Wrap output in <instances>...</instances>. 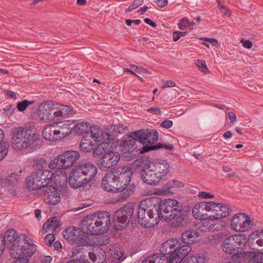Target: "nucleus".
Segmentation results:
<instances>
[{"label":"nucleus","instance_id":"nucleus-1","mask_svg":"<svg viewBox=\"0 0 263 263\" xmlns=\"http://www.w3.org/2000/svg\"><path fill=\"white\" fill-rule=\"evenodd\" d=\"M160 204L158 197L147 198L140 202L138 209V220L141 226L152 228L158 223Z\"/></svg>","mask_w":263,"mask_h":263},{"label":"nucleus","instance_id":"nucleus-2","mask_svg":"<svg viewBox=\"0 0 263 263\" xmlns=\"http://www.w3.org/2000/svg\"><path fill=\"white\" fill-rule=\"evenodd\" d=\"M11 145L15 149L28 147L33 148L40 144V136L35 130L29 128L17 127L11 129Z\"/></svg>","mask_w":263,"mask_h":263},{"label":"nucleus","instance_id":"nucleus-3","mask_svg":"<svg viewBox=\"0 0 263 263\" xmlns=\"http://www.w3.org/2000/svg\"><path fill=\"white\" fill-rule=\"evenodd\" d=\"M97 174V168L94 164L90 162H81L70 173L69 185L74 189L81 187L92 180Z\"/></svg>","mask_w":263,"mask_h":263},{"label":"nucleus","instance_id":"nucleus-4","mask_svg":"<svg viewBox=\"0 0 263 263\" xmlns=\"http://www.w3.org/2000/svg\"><path fill=\"white\" fill-rule=\"evenodd\" d=\"M3 240L6 246V251H8L12 257L18 256L21 249L25 247L28 244L33 243L29 241L28 236L23 234L20 235L14 229L8 230L5 233Z\"/></svg>","mask_w":263,"mask_h":263},{"label":"nucleus","instance_id":"nucleus-5","mask_svg":"<svg viewBox=\"0 0 263 263\" xmlns=\"http://www.w3.org/2000/svg\"><path fill=\"white\" fill-rule=\"evenodd\" d=\"M121 170L118 168L117 171L107 174L104 176L102 182L104 190L114 192L116 189H119V185H123L122 180L125 182L124 184L130 181V171L128 168H122Z\"/></svg>","mask_w":263,"mask_h":263},{"label":"nucleus","instance_id":"nucleus-6","mask_svg":"<svg viewBox=\"0 0 263 263\" xmlns=\"http://www.w3.org/2000/svg\"><path fill=\"white\" fill-rule=\"evenodd\" d=\"M134 164L141 167V177L145 183L156 185L161 181L156 172L152 168L147 157H140L135 161Z\"/></svg>","mask_w":263,"mask_h":263},{"label":"nucleus","instance_id":"nucleus-7","mask_svg":"<svg viewBox=\"0 0 263 263\" xmlns=\"http://www.w3.org/2000/svg\"><path fill=\"white\" fill-rule=\"evenodd\" d=\"M80 154L75 151H67L59 155L49 164L50 169H67L79 159Z\"/></svg>","mask_w":263,"mask_h":263},{"label":"nucleus","instance_id":"nucleus-8","mask_svg":"<svg viewBox=\"0 0 263 263\" xmlns=\"http://www.w3.org/2000/svg\"><path fill=\"white\" fill-rule=\"evenodd\" d=\"M50 171L34 172L26 179V187L29 190H38L39 193L51 179Z\"/></svg>","mask_w":263,"mask_h":263},{"label":"nucleus","instance_id":"nucleus-9","mask_svg":"<svg viewBox=\"0 0 263 263\" xmlns=\"http://www.w3.org/2000/svg\"><path fill=\"white\" fill-rule=\"evenodd\" d=\"M182 209V206L177 200L171 198L165 199L159 204V218L161 220L170 221L172 219V216Z\"/></svg>","mask_w":263,"mask_h":263},{"label":"nucleus","instance_id":"nucleus-10","mask_svg":"<svg viewBox=\"0 0 263 263\" xmlns=\"http://www.w3.org/2000/svg\"><path fill=\"white\" fill-rule=\"evenodd\" d=\"M253 225V221L245 213H237L234 215L231 222V228L238 232L249 231Z\"/></svg>","mask_w":263,"mask_h":263},{"label":"nucleus","instance_id":"nucleus-11","mask_svg":"<svg viewBox=\"0 0 263 263\" xmlns=\"http://www.w3.org/2000/svg\"><path fill=\"white\" fill-rule=\"evenodd\" d=\"M63 236L65 239L77 245H85L87 237L83 230L74 227H69L64 230Z\"/></svg>","mask_w":263,"mask_h":263},{"label":"nucleus","instance_id":"nucleus-12","mask_svg":"<svg viewBox=\"0 0 263 263\" xmlns=\"http://www.w3.org/2000/svg\"><path fill=\"white\" fill-rule=\"evenodd\" d=\"M184 247L189 248V250L186 252V256L191 250V247L189 245H183L181 246L180 242L177 238H173L166 241L162 245V251L165 254L171 256L174 255V257H179L181 255V253L184 251L183 249Z\"/></svg>","mask_w":263,"mask_h":263},{"label":"nucleus","instance_id":"nucleus-13","mask_svg":"<svg viewBox=\"0 0 263 263\" xmlns=\"http://www.w3.org/2000/svg\"><path fill=\"white\" fill-rule=\"evenodd\" d=\"M94 214L86 216L82 221V229L85 234L96 235L103 234Z\"/></svg>","mask_w":263,"mask_h":263},{"label":"nucleus","instance_id":"nucleus-14","mask_svg":"<svg viewBox=\"0 0 263 263\" xmlns=\"http://www.w3.org/2000/svg\"><path fill=\"white\" fill-rule=\"evenodd\" d=\"M120 159L118 152L110 151L103 155L98 163V167L102 170L107 171L115 166Z\"/></svg>","mask_w":263,"mask_h":263},{"label":"nucleus","instance_id":"nucleus-15","mask_svg":"<svg viewBox=\"0 0 263 263\" xmlns=\"http://www.w3.org/2000/svg\"><path fill=\"white\" fill-rule=\"evenodd\" d=\"M132 134L135 138H137L139 142L143 145L155 143L158 139V133L155 130L140 129L133 132Z\"/></svg>","mask_w":263,"mask_h":263},{"label":"nucleus","instance_id":"nucleus-16","mask_svg":"<svg viewBox=\"0 0 263 263\" xmlns=\"http://www.w3.org/2000/svg\"><path fill=\"white\" fill-rule=\"evenodd\" d=\"M123 185L122 184L119 185V189H116L114 194V200L116 202H122L127 199L135 191V186L133 184H129V182L128 181L124 183V181Z\"/></svg>","mask_w":263,"mask_h":263},{"label":"nucleus","instance_id":"nucleus-17","mask_svg":"<svg viewBox=\"0 0 263 263\" xmlns=\"http://www.w3.org/2000/svg\"><path fill=\"white\" fill-rule=\"evenodd\" d=\"M213 202H201L195 204L192 210L193 216L196 219H201L209 217L212 214Z\"/></svg>","mask_w":263,"mask_h":263},{"label":"nucleus","instance_id":"nucleus-18","mask_svg":"<svg viewBox=\"0 0 263 263\" xmlns=\"http://www.w3.org/2000/svg\"><path fill=\"white\" fill-rule=\"evenodd\" d=\"M44 197L46 202L49 204L55 205L60 201V196L56 187L52 185L43 186L40 193Z\"/></svg>","mask_w":263,"mask_h":263},{"label":"nucleus","instance_id":"nucleus-19","mask_svg":"<svg viewBox=\"0 0 263 263\" xmlns=\"http://www.w3.org/2000/svg\"><path fill=\"white\" fill-rule=\"evenodd\" d=\"M149 164L161 180H164L170 172V164L167 161L158 160L154 162L149 161Z\"/></svg>","mask_w":263,"mask_h":263},{"label":"nucleus","instance_id":"nucleus-20","mask_svg":"<svg viewBox=\"0 0 263 263\" xmlns=\"http://www.w3.org/2000/svg\"><path fill=\"white\" fill-rule=\"evenodd\" d=\"M231 212L230 207L226 204L213 202L212 214L209 217L214 218L217 221L228 216Z\"/></svg>","mask_w":263,"mask_h":263},{"label":"nucleus","instance_id":"nucleus-21","mask_svg":"<svg viewBox=\"0 0 263 263\" xmlns=\"http://www.w3.org/2000/svg\"><path fill=\"white\" fill-rule=\"evenodd\" d=\"M36 251V246L33 244H28L26 247L21 249L20 254L18 256L13 257L17 259L14 261L15 263H28L30 257Z\"/></svg>","mask_w":263,"mask_h":263},{"label":"nucleus","instance_id":"nucleus-22","mask_svg":"<svg viewBox=\"0 0 263 263\" xmlns=\"http://www.w3.org/2000/svg\"><path fill=\"white\" fill-rule=\"evenodd\" d=\"M171 224L174 228H182L186 226L189 223V218L183 209L178 213L172 216Z\"/></svg>","mask_w":263,"mask_h":263},{"label":"nucleus","instance_id":"nucleus-23","mask_svg":"<svg viewBox=\"0 0 263 263\" xmlns=\"http://www.w3.org/2000/svg\"><path fill=\"white\" fill-rule=\"evenodd\" d=\"M96 220L98 219V224L100 226L103 233H106L110 226V216L107 212H99L93 214Z\"/></svg>","mask_w":263,"mask_h":263},{"label":"nucleus","instance_id":"nucleus-24","mask_svg":"<svg viewBox=\"0 0 263 263\" xmlns=\"http://www.w3.org/2000/svg\"><path fill=\"white\" fill-rule=\"evenodd\" d=\"M74 123V122L70 121L56 123L59 140L66 137L71 133Z\"/></svg>","mask_w":263,"mask_h":263},{"label":"nucleus","instance_id":"nucleus-25","mask_svg":"<svg viewBox=\"0 0 263 263\" xmlns=\"http://www.w3.org/2000/svg\"><path fill=\"white\" fill-rule=\"evenodd\" d=\"M199 229L202 232L215 231L218 230L219 227L218 222L214 218L208 217L201 219Z\"/></svg>","mask_w":263,"mask_h":263},{"label":"nucleus","instance_id":"nucleus-26","mask_svg":"<svg viewBox=\"0 0 263 263\" xmlns=\"http://www.w3.org/2000/svg\"><path fill=\"white\" fill-rule=\"evenodd\" d=\"M61 225L62 222L59 221V219L57 217H51L43 224L42 232L43 234H45L50 231L53 233Z\"/></svg>","mask_w":263,"mask_h":263},{"label":"nucleus","instance_id":"nucleus-27","mask_svg":"<svg viewBox=\"0 0 263 263\" xmlns=\"http://www.w3.org/2000/svg\"><path fill=\"white\" fill-rule=\"evenodd\" d=\"M183 250V252L181 253V255L179 257L175 256L174 255L171 256H166V254H160V263H180V261L186 256V252L189 250V248L184 247Z\"/></svg>","mask_w":263,"mask_h":263},{"label":"nucleus","instance_id":"nucleus-28","mask_svg":"<svg viewBox=\"0 0 263 263\" xmlns=\"http://www.w3.org/2000/svg\"><path fill=\"white\" fill-rule=\"evenodd\" d=\"M44 138L48 140H59V136L57 132L56 123L46 126L42 132Z\"/></svg>","mask_w":263,"mask_h":263},{"label":"nucleus","instance_id":"nucleus-29","mask_svg":"<svg viewBox=\"0 0 263 263\" xmlns=\"http://www.w3.org/2000/svg\"><path fill=\"white\" fill-rule=\"evenodd\" d=\"M198 235L199 234L196 230H187L182 233L181 240L186 245H191L197 241Z\"/></svg>","mask_w":263,"mask_h":263},{"label":"nucleus","instance_id":"nucleus-30","mask_svg":"<svg viewBox=\"0 0 263 263\" xmlns=\"http://www.w3.org/2000/svg\"><path fill=\"white\" fill-rule=\"evenodd\" d=\"M115 226L118 230L124 228L129 223V219L128 216L123 215V213L117 211L114 216Z\"/></svg>","mask_w":263,"mask_h":263},{"label":"nucleus","instance_id":"nucleus-31","mask_svg":"<svg viewBox=\"0 0 263 263\" xmlns=\"http://www.w3.org/2000/svg\"><path fill=\"white\" fill-rule=\"evenodd\" d=\"M239 256L250 258L248 263H263V252H245L243 253L239 254Z\"/></svg>","mask_w":263,"mask_h":263},{"label":"nucleus","instance_id":"nucleus-32","mask_svg":"<svg viewBox=\"0 0 263 263\" xmlns=\"http://www.w3.org/2000/svg\"><path fill=\"white\" fill-rule=\"evenodd\" d=\"M222 250L227 254H234L237 250L236 245H235L233 239L230 236L225 239L221 244Z\"/></svg>","mask_w":263,"mask_h":263},{"label":"nucleus","instance_id":"nucleus-33","mask_svg":"<svg viewBox=\"0 0 263 263\" xmlns=\"http://www.w3.org/2000/svg\"><path fill=\"white\" fill-rule=\"evenodd\" d=\"M49 101L41 104L39 106V112L38 116L40 119L45 122L49 121V118L48 117V114H49V105H48Z\"/></svg>","mask_w":263,"mask_h":263},{"label":"nucleus","instance_id":"nucleus-34","mask_svg":"<svg viewBox=\"0 0 263 263\" xmlns=\"http://www.w3.org/2000/svg\"><path fill=\"white\" fill-rule=\"evenodd\" d=\"M48 105H49V114H48L49 121H54L55 119L59 120V104L53 101H49Z\"/></svg>","mask_w":263,"mask_h":263},{"label":"nucleus","instance_id":"nucleus-35","mask_svg":"<svg viewBox=\"0 0 263 263\" xmlns=\"http://www.w3.org/2000/svg\"><path fill=\"white\" fill-rule=\"evenodd\" d=\"M91 260L93 263H103L106 259L105 252L102 249L97 250L96 253L92 252Z\"/></svg>","mask_w":263,"mask_h":263},{"label":"nucleus","instance_id":"nucleus-36","mask_svg":"<svg viewBox=\"0 0 263 263\" xmlns=\"http://www.w3.org/2000/svg\"><path fill=\"white\" fill-rule=\"evenodd\" d=\"M32 165L36 172H45L49 171L47 170H45L47 166V163L44 158H39L34 159Z\"/></svg>","mask_w":263,"mask_h":263},{"label":"nucleus","instance_id":"nucleus-37","mask_svg":"<svg viewBox=\"0 0 263 263\" xmlns=\"http://www.w3.org/2000/svg\"><path fill=\"white\" fill-rule=\"evenodd\" d=\"M163 147H165L166 149H167L170 151H172L174 149V146L173 145H166L165 144H162L159 143L155 145L150 146H143L140 151V152L141 153L143 154L151 150H155L156 149H159Z\"/></svg>","mask_w":263,"mask_h":263},{"label":"nucleus","instance_id":"nucleus-38","mask_svg":"<svg viewBox=\"0 0 263 263\" xmlns=\"http://www.w3.org/2000/svg\"><path fill=\"white\" fill-rule=\"evenodd\" d=\"M106 129L109 134L111 140H112V141H114L119 134L124 131V129L123 128L116 125H110L106 128Z\"/></svg>","mask_w":263,"mask_h":263},{"label":"nucleus","instance_id":"nucleus-39","mask_svg":"<svg viewBox=\"0 0 263 263\" xmlns=\"http://www.w3.org/2000/svg\"><path fill=\"white\" fill-rule=\"evenodd\" d=\"M184 184L181 181L177 180H171L168 181L164 186L163 189L165 192H170L171 189L183 187Z\"/></svg>","mask_w":263,"mask_h":263},{"label":"nucleus","instance_id":"nucleus-40","mask_svg":"<svg viewBox=\"0 0 263 263\" xmlns=\"http://www.w3.org/2000/svg\"><path fill=\"white\" fill-rule=\"evenodd\" d=\"M59 120L63 117L71 115L73 113L72 108L67 105H63L59 104L58 106Z\"/></svg>","mask_w":263,"mask_h":263},{"label":"nucleus","instance_id":"nucleus-41","mask_svg":"<svg viewBox=\"0 0 263 263\" xmlns=\"http://www.w3.org/2000/svg\"><path fill=\"white\" fill-rule=\"evenodd\" d=\"M250 238L251 239H255L257 245L263 250V231L256 230L251 233Z\"/></svg>","mask_w":263,"mask_h":263},{"label":"nucleus","instance_id":"nucleus-42","mask_svg":"<svg viewBox=\"0 0 263 263\" xmlns=\"http://www.w3.org/2000/svg\"><path fill=\"white\" fill-rule=\"evenodd\" d=\"M235 245H236L237 249L241 248L247 242V238L245 235L237 234L231 236Z\"/></svg>","mask_w":263,"mask_h":263},{"label":"nucleus","instance_id":"nucleus-43","mask_svg":"<svg viewBox=\"0 0 263 263\" xmlns=\"http://www.w3.org/2000/svg\"><path fill=\"white\" fill-rule=\"evenodd\" d=\"M87 122H81L76 125H73L72 129L78 135H82L83 133L88 132V126Z\"/></svg>","mask_w":263,"mask_h":263},{"label":"nucleus","instance_id":"nucleus-44","mask_svg":"<svg viewBox=\"0 0 263 263\" xmlns=\"http://www.w3.org/2000/svg\"><path fill=\"white\" fill-rule=\"evenodd\" d=\"M134 207L133 203H129L118 211L123 215L128 216V218L130 219L133 215Z\"/></svg>","mask_w":263,"mask_h":263},{"label":"nucleus","instance_id":"nucleus-45","mask_svg":"<svg viewBox=\"0 0 263 263\" xmlns=\"http://www.w3.org/2000/svg\"><path fill=\"white\" fill-rule=\"evenodd\" d=\"M108 144L107 143H100L93 151V155L94 156H100L104 153H106L108 149Z\"/></svg>","mask_w":263,"mask_h":263},{"label":"nucleus","instance_id":"nucleus-46","mask_svg":"<svg viewBox=\"0 0 263 263\" xmlns=\"http://www.w3.org/2000/svg\"><path fill=\"white\" fill-rule=\"evenodd\" d=\"M92 252H88L86 249L81 253L79 256V259L76 260L79 261V263H89L88 259L91 260V256Z\"/></svg>","mask_w":263,"mask_h":263},{"label":"nucleus","instance_id":"nucleus-47","mask_svg":"<svg viewBox=\"0 0 263 263\" xmlns=\"http://www.w3.org/2000/svg\"><path fill=\"white\" fill-rule=\"evenodd\" d=\"M112 141V140H111V137L109 136V134L108 133L107 130L105 129V132L101 133L100 136L99 137V139L98 142H101V143H107L108 144V147H109V145L110 142Z\"/></svg>","mask_w":263,"mask_h":263},{"label":"nucleus","instance_id":"nucleus-48","mask_svg":"<svg viewBox=\"0 0 263 263\" xmlns=\"http://www.w3.org/2000/svg\"><path fill=\"white\" fill-rule=\"evenodd\" d=\"M113 257L117 260L122 261L125 258L124 255V252L122 248L117 247L114 250V253L113 254Z\"/></svg>","mask_w":263,"mask_h":263},{"label":"nucleus","instance_id":"nucleus-49","mask_svg":"<svg viewBox=\"0 0 263 263\" xmlns=\"http://www.w3.org/2000/svg\"><path fill=\"white\" fill-rule=\"evenodd\" d=\"M222 234L220 233L209 236L207 238V242L212 244H218L222 239Z\"/></svg>","mask_w":263,"mask_h":263},{"label":"nucleus","instance_id":"nucleus-50","mask_svg":"<svg viewBox=\"0 0 263 263\" xmlns=\"http://www.w3.org/2000/svg\"><path fill=\"white\" fill-rule=\"evenodd\" d=\"M89 132L91 138L95 141H98L102 131L96 126H91L89 127Z\"/></svg>","mask_w":263,"mask_h":263},{"label":"nucleus","instance_id":"nucleus-51","mask_svg":"<svg viewBox=\"0 0 263 263\" xmlns=\"http://www.w3.org/2000/svg\"><path fill=\"white\" fill-rule=\"evenodd\" d=\"M207 259L203 255L195 254L190 257L191 263H205Z\"/></svg>","mask_w":263,"mask_h":263},{"label":"nucleus","instance_id":"nucleus-52","mask_svg":"<svg viewBox=\"0 0 263 263\" xmlns=\"http://www.w3.org/2000/svg\"><path fill=\"white\" fill-rule=\"evenodd\" d=\"M195 64L204 74H207L210 72V70L206 66L205 62L204 61L201 60H197L195 61Z\"/></svg>","mask_w":263,"mask_h":263},{"label":"nucleus","instance_id":"nucleus-53","mask_svg":"<svg viewBox=\"0 0 263 263\" xmlns=\"http://www.w3.org/2000/svg\"><path fill=\"white\" fill-rule=\"evenodd\" d=\"M80 148L82 152H88L92 149V146L86 139H83L80 142Z\"/></svg>","mask_w":263,"mask_h":263},{"label":"nucleus","instance_id":"nucleus-54","mask_svg":"<svg viewBox=\"0 0 263 263\" xmlns=\"http://www.w3.org/2000/svg\"><path fill=\"white\" fill-rule=\"evenodd\" d=\"M84 245H78L77 246L74 247L72 249V256L73 257L76 256L77 258H78L80 255L82 253V252L84 251L85 249L84 248Z\"/></svg>","mask_w":263,"mask_h":263},{"label":"nucleus","instance_id":"nucleus-55","mask_svg":"<svg viewBox=\"0 0 263 263\" xmlns=\"http://www.w3.org/2000/svg\"><path fill=\"white\" fill-rule=\"evenodd\" d=\"M34 103V101H28L25 100L22 102H19L17 104V108L19 111H23L29 105Z\"/></svg>","mask_w":263,"mask_h":263},{"label":"nucleus","instance_id":"nucleus-56","mask_svg":"<svg viewBox=\"0 0 263 263\" xmlns=\"http://www.w3.org/2000/svg\"><path fill=\"white\" fill-rule=\"evenodd\" d=\"M132 134L133 133H131L129 135L128 140H125L123 142V146H133L135 144L136 141L139 142V140L137 138H135V137L133 136Z\"/></svg>","mask_w":263,"mask_h":263},{"label":"nucleus","instance_id":"nucleus-57","mask_svg":"<svg viewBox=\"0 0 263 263\" xmlns=\"http://www.w3.org/2000/svg\"><path fill=\"white\" fill-rule=\"evenodd\" d=\"M179 28L184 30L189 26V20L186 17L182 18L178 23Z\"/></svg>","mask_w":263,"mask_h":263},{"label":"nucleus","instance_id":"nucleus-58","mask_svg":"<svg viewBox=\"0 0 263 263\" xmlns=\"http://www.w3.org/2000/svg\"><path fill=\"white\" fill-rule=\"evenodd\" d=\"M54 240L55 237L53 234H48L45 238V242L47 246H51Z\"/></svg>","mask_w":263,"mask_h":263},{"label":"nucleus","instance_id":"nucleus-59","mask_svg":"<svg viewBox=\"0 0 263 263\" xmlns=\"http://www.w3.org/2000/svg\"><path fill=\"white\" fill-rule=\"evenodd\" d=\"M6 250V246L4 245V242L3 240V236L0 237V256H1L5 250Z\"/></svg>","mask_w":263,"mask_h":263},{"label":"nucleus","instance_id":"nucleus-60","mask_svg":"<svg viewBox=\"0 0 263 263\" xmlns=\"http://www.w3.org/2000/svg\"><path fill=\"white\" fill-rule=\"evenodd\" d=\"M143 0H135L130 4V7L135 9L142 5Z\"/></svg>","mask_w":263,"mask_h":263},{"label":"nucleus","instance_id":"nucleus-61","mask_svg":"<svg viewBox=\"0 0 263 263\" xmlns=\"http://www.w3.org/2000/svg\"><path fill=\"white\" fill-rule=\"evenodd\" d=\"M173 125V121L171 120H165L162 122L161 126V127L165 128H169Z\"/></svg>","mask_w":263,"mask_h":263},{"label":"nucleus","instance_id":"nucleus-62","mask_svg":"<svg viewBox=\"0 0 263 263\" xmlns=\"http://www.w3.org/2000/svg\"><path fill=\"white\" fill-rule=\"evenodd\" d=\"M176 83L173 81H167L165 82L164 85L161 87L162 89H164L168 87H175Z\"/></svg>","mask_w":263,"mask_h":263},{"label":"nucleus","instance_id":"nucleus-63","mask_svg":"<svg viewBox=\"0 0 263 263\" xmlns=\"http://www.w3.org/2000/svg\"><path fill=\"white\" fill-rule=\"evenodd\" d=\"M14 109L12 108V105H8L3 108L7 115H11Z\"/></svg>","mask_w":263,"mask_h":263},{"label":"nucleus","instance_id":"nucleus-64","mask_svg":"<svg viewBox=\"0 0 263 263\" xmlns=\"http://www.w3.org/2000/svg\"><path fill=\"white\" fill-rule=\"evenodd\" d=\"M168 4L167 0H157L156 1V4L160 8L165 7Z\"/></svg>","mask_w":263,"mask_h":263}]
</instances>
